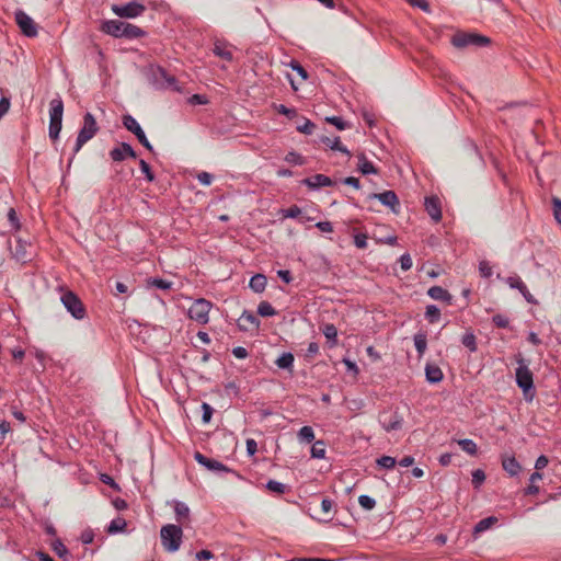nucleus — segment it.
Listing matches in <instances>:
<instances>
[{
    "mask_svg": "<svg viewBox=\"0 0 561 561\" xmlns=\"http://www.w3.org/2000/svg\"><path fill=\"white\" fill-rule=\"evenodd\" d=\"M183 531L180 526L168 524L160 530L161 543L168 552H175L182 543Z\"/></svg>",
    "mask_w": 561,
    "mask_h": 561,
    "instance_id": "obj_1",
    "label": "nucleus"
},
{
    "mask_svg": "<svg viewBox=\"0 0 561 561\" xmlns=\"http://www.w3.org/2000/svg\"><path fill=\"white\" fill-rule=\"evenodd\" d=\"M49 137L56 140L62 126L64 103L60 98L53 99L49 103Z\"/></svg>",
    "mask_w": 561,
    "mask_h": 561,
    "instance_id": "obj_2",
    "label": "nucleus"
},
{
    "mask_svg": "<svg viewBox=\"0 0 561 561\" xmlns=\"http://www.w3.org/2000/svg\"><path fill=\"white\" fill-rule=\"evenodd\" d=\"M99 131L98 123L94 118V116L91 113H85L83 116V126L79 130L76 147H75V153H78L82 146L91 140L96 133Z\"/></svg>",
    "mask_w": 561,
    "mask_h": 561,
    "instance_id": "obj_3",
    "label": "nucleus"
},
{
    "mask_svg": "<svg viewBox=\"0 0 561 561\" xmlns=\"http://www.w3.org/2000/svg\"><path fill=\"white\" fill-rule=\"evenodd\" d=\"M60 300L67 311L70 312L75 319L82 320L85 317V308L78 295L73 291L65 290L60 297Z\"/></svg>",
    "mask_w": 561,
    "mask_h": 561,
    "instance_id": "obj_4",
    "label": "nucleus"
},
{
    "mask_svg": "<svg viewBox=\"0 0 561 561\" xmlns=\"http://www.w3.org/2000/svg\"><path fill=\"white\" fill-rule=\"evenodd\" d=\"M211 309V302L199 298L196 299L193 305L188 308L187 314L190 319L196 321L199 324H206L209 320V311Z\"/></svg>",
    "mask_w": 561,
    "mask_h": 561,
    "instance_id": "obj_5",
    "label": "nucleus"
},
{
    "mask_svg": "<svg viewBox=\"0 0 561 561\" xmlns=\"http://www.w3.org/2000/svg\"><path fill=\"white\" fill-rule=\"evenodd\" d=\"M489 43V37L469 33H457L451 38V44L457 48H463L470 45L485 46Z\"/></svg>",
    "mask_w": 561,
    "mask_h": 561,
    "instance_id": "obj_6",
    "label": "nucleus"
},
{
    "mask_svg": "<svg viewBox=\"0 0 561 561\" xmlns=\"http://www.w3.org/2000/svg\"><path fill=\"white\" fill-rule=\"evenodd\" d=\"M123 124L127 130L131 131L137 137L144 147H146L148 150H152V146L147 139L142 128L131 115H125L123 117Z\"/></svg>",
    "mask_w": 561,
    "mask_h": 561,
    "instance_id": "obj_7",
    "label": "nucleus"
},
{
    "mask_svg": "<svg viewBox=\"0 0 561 561\" xmlns=\"http://www.w3.org/2000/svg\"><path fill=\"white\" fill-rule=\"evenodd\" d=\"M15 22L19 25L21 32L27 37H34L37 35V26L33 19L25 12L19 10L15 12Z\"/></svg>",
    "mask_w": 561,
    "mask_h": 561,
    "instance_id": "obj_8",
    "label": "nucleus"
},
{
    "mask_svg": "<svg viewBox=\"0 0 561 561\" xmlns=\"http://www.w3.org/2000/svg\"><path fill=\"white\" fill-rule=\"evenodd\" d=\"M112 11L121 18H136L145 11V7L137 2H129L124 5L113 4Z\"/></svg>",
    "mask_w": 561,
    "mask_h": 561,
    "instance_id": "obj_9",
    "label": "nucleus"
},
{
    "mask_svg": "<svg viewBox=\"0 0 561 561\" xmlns=\"http://www.w3.org/2000/svg\"><path fill=\"white\" fill-rule=\"evenodd\" d=\"M32 245L26 241L18 238L14 242V245L11 247L12 254L18 262L25 263L31 260L32 256Z\"/></svg>",
    "mask_w": 561,
    "mask_h": 561,
    "instance_id": "obj_10",
    "label": "nucleus"
},
{
    "mask_svg": "<svg viewBox=\"0 0 561 561\" xmlns=\"http://www.w3.org/2000/svg\"><path fill=\"white\" fill-rule=\"evenodd\" d=\"M516 382L524 392L529 391L534 386L533 373L522 363L516 369Z\"/></svg>",
    "mask_w": 561,
    "mask_h": 561,
    "instance_id": "obj_11",
    "label": "nucleus"
},
{
    "mask_svg": "<svg viewBox=\"0 0 561 561\" xmlns=\"http://www.w3.org/2000/svg\"><path fill=\"white\" fill-rule=\"evenodd\" d=\"M108 154L113 162H122L127 158H136V152L131 146L126 142H121L117 147L113 148Z\"/></svg>",
    "mask_w": 561,
    "mask_h": 561,
    "instance_id": "obj_12",
    "label": "nucleus"
},
{
    "mask_svg": "<svg viewBox=\"0 0 561 561\" xmlns=\"http://www.w3.org/2000/svg\"><path fill=\"white\" fill-rule=\"evenodd\" d=\"M237 324L241 331L252 332L259 330L260 321L252 312L244 311L238 319Z\"/></svg>",
    "mask_w": 561,
    "mask_h": 561,
    "instance_id": "obj_13",
    "label": "nucleus"
},
{
    "mask_svg": "<svg viewBox=\"0 0 561 561\" xmlns=\"http://www.w3.org/2000/svg\"><path fill=\"white\" fill-rule=\"evenodd\" d=\"M425 210L430 215V217L435 221L438 222L442 219V207H440V201L437 196H430L425 198Z\"/></svg>",
    "mask_w": 561,
    "mask_h": 561,
    "instance_id": "obj_14",
    "label": "nucleus"
},
{
    "mask_svg": "<svg viewBox=\"0 0 561 561\" xmlns=\"http://www.w3.org/2000/svg\"><path fill=\"white\" fill-rule=\"evenodd\" d=\"M371 198L378 199L382 205L391 208L393 213H398L399 199L393 191H386L382 193H374Z\"/></svg>",
    "mask_w": 561,
    "mask_h": 561,
    "instance_id": "obj_15",
    "label": "nucleus"
},
{
    "mask_svg": "<svg viewBox=\"0 0 561 561\" xmlns=\"http://www.w3.org/2000/svg\"><path fill=\"white\" fill-rule=\"evenodd\" d=\"M124 23L118 20H107L102 23L101 31L114 37H123Z\"/></svg>",
    "mask_w": 561,
    "mask_h": 561,
    "instance_id": "obj_16",
    "label": "nucleus"
},
{
    "mask_svg": "<svg viewBox=\"0 0 561 561\" xmlns=\"http://www.w3.org/2000/svg\"><path fill=\"white\" fill-rule=\"evenodd\" d=\"M194 458L199 465L204 466L205 468H207L210 471H227V472H229L228 469L220 461L210 459L198 451L195 453Z\"/></svg>",
    "mask_w": 561,
    "mask_h": 561,
    "instance_id": "obj_17",
    "label": "nucleus"
},
{
    "mask_svg": "<svg viewBox=\"0 0 561 561\" xmlns=\"http://www.w3.org/2000/svg\"><path fill=\"white\" fill-rule=\"evenodd\" d=\"M506 283L508 284V286L511 288H516L520 291V294L524 296V298L529 302V304H533V305H536L537 304V300L535 299V297L529 293V290L527 289L526 285L523 283V280L519 278V277H508L506 279Z\"/></svg>",
    "mask_w": 561,
    "mask_h": 561,
    "instance_id": "obj_18",
    "label": "nucleus"
},
{
    "mask_svg": "<svg viewBox=\"0 0 561 561\" xmlns=\"http://www.w3.org/2000/svg\"><path fill=\"white\" fill-rule=\"evenodd\" d=\"M157 75L160 79L164 81V88L176 91L179 93L183 92L182 87L179 84L176 78L174 76L169 75L163 68H159Z\"/></svg>",
    "mask_w": 561,
    "mask_h": 561,
    "instance_id": "obj_19",
    "label": "nucleus"
},
{
    "mask_svg": "<svg viewBox=\"0 0 561 561\" xmlns=\"http://www.w3.org/2000/svg\"><path fill=\"white\" fill-rule=\"evenodd\" d=\"M213 53L218 56L219 58L226 60V61H232L233 55L232 50L230 49V46L227 43L224 42H216L214 44Z\"/></svg>",
    "mask_w": 561,
    "mask_h": 561,
    "instance_id": "obj_20",
    "label": "nucleus"
},
{
    "mask_svg": "<svg viewBox=\"0 0 561 561\" xmlns=\"http://www.w3.org/2000/svg\"><path fill=\"white\" fill-rule=\"evenodd\" d=\"M427 295L435 300H442L447 302V305H451L453 296L440 286H433L428 289Z\"/></svg>",
    "mask_w": 561,
    "mask_h": 561,
    "instance_id": "obj_21",
    "label": "nucleus"
},
{
    "mask_svg": "<svg viewBox=\"0 0 561 561\" xmlns=\"http://www.w3.org/2000/svg\"><path fill=\"white\" fill-rule=\"evenodd\" d=\"M305 184L308 185L311 188H319L322 186H331L332 180L323 174H316L311 178L306 179Z\"/></svg>",
    "mask_w": 561,
    "mask_h": 561,
    "instance_id": "obj_22",
    "label": "nucleus"
},
{
    "mask_svg": "<svg viewBox=\"0 0 561 561\" xmlns=\"http://www.w3.org/2000/svg\"><path fill=\"white\" fill-rule=\"evenodd\" d=\"M425 376H426V380L431 383L440 382L444 378V374H443L442 369L438 366L432 365V364L426 365Z\"/></svg>",
    "mask_w": 561,
    "mask_h": 561,
    "instance_id": "obj_23",
    "label": "nucleus"
},
{
    "mask_svg": "<svg viewBox=\"0 0 561 561\" xmlns=\"http://www.w3.org/2000/svg\"><path fill=\"white\" fill-rule=\"evenodd\" d=\"M357 159H358L357 169L363 174H376L377 173V169L370 161L367 160L365 153H363V152L358 153Z\"/></svg>",
    "mask_w": 561,
    "mask_h": 561,
    "instance_id": "obj_24",
    "label": "nucleus"
},
{
    "mask_svg": "<svg viewBox=\"0 0 561 561\" xmlns=\"http://www.w3.org/2000/svg\"><path fill=\"white\" fill-rule=\"evenodd\" d=\"M266 284L267 279L265 275L255 274L254 276L251 277L249 286L254 293L260 294L265 290Z\"/></svg>",
    "mask_w": 561,
    "mask_h": 561,
    "instance_id": "obj_25",
    "label": "nucleus"
},
{
    "mask_svg": "<svg viewBox=\"0 0 561 561\" xmlns=\"http://www.w3.org/2000/svg\"><path fill=\"white\" fill-rule=\"evenodd\" d=\"M321 142L331 148L332 150H337L342 153H345L347 157H351V152L347 150L346 147L342 146L340 142V137H322Z\"/></svg>",
    "mask_w": 561,
    "mask_h": 561,
    "instance_id": "obj_26",
    "label": "nucleus"
},
{
    "mask_svg": "<svg viewBox=\"0 0 561 561\" xmlns=\"http://www.w3.org/2000/svg\"><path fill=\"white\" fill-rule=\"evenodd\" d=\"M502 466L511 476L517 474L520 470V466L514 456H504L502 459Z\"/></svg>",
    "mask_w": 561,
    "mask_h": 561,
    "instance_id": "obj_27",
    "label": "nucleus"
},
{
    "mask_svg": "<svg viewBox=\"0 0 561 561\" xmlns=\"http://www.w3.org/2000/svg\"><path fill=\"white\" fill-rule=\"evenodd\" d=\"M144 35L145 31H142L140 27L127 22L124 23L123 37L131 39L142 37Z\"/></svg>",
    "mask_w": 561,
    "mask_h": 561,
    "instance_id": "obj_28",
    "label": "nucleus"
},
{
    "mask_svg": "<svg viewBox=\"0 0 561 561\" xmlns=\"http://www.w3.org/2000/svg\"><path fill=\"white\" fill-rule=\"evenodd\" d=\"M294 355L289 352L283 353L275 362L278 368L293 370Z\"/></svg>",
    "mask_w": 561,
    "mask_h": 561,
    "instance_id": "obj_29",
    "label": "nucleus"
},
{
    "mask_svg": "<svg viewBox=\"0 0 561 561\" xmlns=\"http://www.w3.org/2000/svg\"><path fill=\"white\" fill-rule=\"evenodd\" d=\"M497 518L494 516H490L481 519L473 528V535L478 536L479 534L490 529L495 523Z\"/></svg>",
    "mask_w": 561,
    "mask_h": 561,
    "instance_id": "obj_30",
    "label": "nucleus"
},
{
    "mask_svg": "<svg viewBox=\"0 0 561 561\" xmlns=\"http://www.w3.org/2000/svg\"><path fill=\"white\" fill-rule=\"evenodd\" d=\"M414 345L417 351L419 357L421 358L427 347V336L423 332H419L414 335Z\"/></svg>",
    "mask_w": 561,
    "mask_h": 561,
    "instance_id": "obj_31",
    "label": "nucleus"
},
{
    "mask_svg": "<svg viewBox=\"0 0 561 561\" xmlns=\"http://www.w3.org/2000/svg\"><path fill=\"white\" fill-rule=\"evenodd\" d=\"M174 512L176 515V520L179 523H183L188 518L190 515V508L188 506L183 502H174Z\"/></svg>",
    "mask_w": 561,
    "mask_h": 561,
    "instance_id": "obj_32",
    "label": "nucleus"
},
{
    "mask_svg": "<svg viewBox=\"0 0 561 561\" xmlns=\"http://www.w3.org/2000/svg\"><path fill=\"white\" fill-rule=\"evenodd\" d=\"M322 333L328 341L331 342L330 346L333 347L337 344V330L334 324L328 323L323 327Z\"/></svg>",
    "mask_w": 561,
    "mask_h": 561,
    "instance_id": "obj_33",
    "label": "nucleus"
},
{
    "mask_svg": "<svg viewBox=\"0 0 561 561\" xmlns=\"http://www.w3.org/2000/svg\"><path fill=\"white\" fill-rule=\"evenodd\" d=\"M126 526H127V523L124 518L116 517L110 523L106 530L108 534H117V533L124 531Z\"/></svg>",
    "mask_w": 561,
    "mask_h": 561,
    "instance_id": "obj_34",
    "label": "nucleus"
},
{
    "mask_svg": "<svg viewBox=\"0 0 561 561\" xmlns=\"http://www.w3.org/2000/svg\"><path fill=\"white\" fill-rule=\"evenodd\" d=\"M458 445L461 447V449L463 451H466L467 454H469L471 456H474L478 451L477 444L472 439H468V438L459 439Z\"/></svg>",
    "mask_w": 561,
    "mask_h": 561,
    "instance_id": "obj_35",
    "label": "nucleus"
},
{
    "mask_svg": "<svg viewBox=\"0 0 561 561\" xmlns=\"http://www.w3.org/2000/svg\"><path fill=\"white\" fill-rule=\"evenodd\" d=\"M402 426V419L396 413L389 422H383L382 427L386 432L398 431Z\"/></svg>",
    "mask_w": 561,
    "mask_h": 561,
    "instance_id": "obj_36",
    "label": "nucleus"
},
{
    "mask_svg": "<svg viewBox=\"0 0 561 561\" xmlns=\"http://www.w3.org/2000/svg\"><path fill=\"white\" fill-rule=\"evenodd\" d=\"M300 442L311 443L314 439V432L311 426H302L298 432Z\"/></svg>",
    "mask_w": 561,
    "mask_h": 561,
    "instance_id": "obj_37",
    "label": "nucleus"
},
{
    "mask_svg": "<svg viewBox=\"0 0 561 561\" xmlns=\"http://www.w3.org/2000/svg\"><path fill=\"white\" fill-rule=\"evenodd\" d=\"M257 313L261 317H273L276 314V310L267 301H261L257 306Z\"/></svg>",
    "mask_w": 561,
    "mask_h": 561,
    "instance_id": "obj_38",
    "label": "nucleus"
},
{
    "mask_svg": "<svg viewBox=\"0 0 561 561\" xmlns=\"http://www.w3.org/2000/svg\"><path fill=\"white\" fill-rule=\"evenodd\" d=\"M425 317L431 323H435L440 318V311L436 306L430 305L426 307Z\"/></svg>",
    "mask_w": 561,
    "mask_h": 561,
    "instance_id": "obj_39",
    "label": "nucleus"
},
{
    "mask_svg": "<svg viewBox=\"0 0 561 561\" xmlns=\"http://www.w3.org/2000/svg\"><path fill=\"white\" fill-rule=\"evenodd\" d=\"M461 342L470 352L473 353V352L477 351L476 336H474V334L472 332H467L462 336Z\"/></svg>",
    "mask_w": 561,
    "mask_h": 561,
    "instance_id": "obj_40",
    "label": "nucleus"
},
{
    "mask_svg": "<svg viewBox=\"0 0 561 561\" xmlns=\"http://www.w3.org/2000/svg\"><path fill=\"white\" fill-rule=\"evenodd\" d=\"M311 456L313 458H323L325 456L324 444L321 440L316 442L311 447Z\"/></svg>",
    "mask_w": 561,
    "mask_h": 561,
    "instance_id": "obj_41",
    "label": "nucleus"
},
{
    "mask_svg": "<svg viewBox=\"0 0 561 561\" xmlns=\"http://www.w3.org/2000/svg\"><path fill=\"white\" fill-rule=\"evenodd\" d=\"M51 548L59 558H66V556L68 554L67 547L59 539H56L51 543Z\"/></svg>",
    "mask_w": 561,
    "mask_h": 561,
    "instance_id": "obj_42",
    "label": "nucleus"
},
{
    "mask_svg": "<svg viewBox=\"0 0 561 561\" xmlns=\"http://www.w3.org/2000/svg\"><path fill=\"white\" fill-rule=\"evenodd\" d=\"M148 284L163 290L170 289L172 287L171 282L161 278H150L148 279Z\"/></svg>",
    "mask_w": 561,
    "mask_h": 561,
    "instance_id": "obj_43",
    "label": "nucleus"
},
{
    "mask_svg": "<svg viewBox=\"0 0 561 561\" xmlns=\"http://www.w3.org/2000/svg\"><path fill=\"white\" fill-rule=\"evenodd\" d=\"M358 503L363 508L369 511L374 508L376 501L373 497L368 496L367 494H362L358 497Z\"/></svg>",
    "mask_w": 561,
    "mask_h": 561,
    "instance_id": "obj_44",
    "label": "nucleus"
},
{
    "mask_svg": "<svg viewBox=\"0 0 561 561\" xmlns=\"http://www.w3.org/2000/svg\"><path fill=\"white\" fill-rule=\"evenodd\" d=\"M484 480L485 473L483 470L477 469L472 472V485L474 489H478Z\"/></svg>",
    "mask_w": 561,
    "mask_h": 561,
    "instance_id": "obj_45",
    "label": "nucleus"
},
{
    "mask_svg": "<svg viewBox=\"0 0 561 561\" xmlns=\"http://www.w3.org/2000/svg\"><path fill=\"white\" fill-rule=\"evenodd\" d=\"M368 236L366 233H355L354 234V244L358 249L367 248Z\"/></svg>",
    "mask_w": 561,
    "mask_h": 561,
    "instance_id": "obj_46",
    "label": "nucleus"
},
{
    "mask_svg": "<svg viewBox=\"0 0 561 561\" xmlns=\"http://www.w3.org/2000/svg\"><path fill=\"white\" fill-rule=\"evenodd\" d=\"M378 465L386 469H391L396 465V459L390 456H382L377 460Z\"/></svg>",
    "mask_w": 561,
    "mask_h": 561,
    "instance_id": "obj_47",
    "label": "nucleus"
},
{
    "mask_svg": "<svg viewBox=\"0 0 561 561\" xmlns=\"http://www.w3.org/2000/svg\"><path fill=\"white\" fill-rule=\"evenodd\" d=\"M333 507V502L329 499H323L321 501V511H322V517L327 518L330 516Z\"/></svg>",
    "mask_w": 561,
    "mask_h": 561,
    "instance_id": "obj_48",
    "label": "nucleus"
},
{
    "mask_svg": "<svg viewBox=\"0 0 561 561\" xmlns=\"http://www.w3.org/2000/svg\"><path fill=\"white\" fill-rule=\"evenodd\" d=\"M275 108L279 114H283V115L287 116L288 118H294L297 116V112L295 108H289L283 104L275 106Z\"/></svg>",
    "mask_w": 561,
    "mask_h": 561,
    "instance_id": "obj_49",
    "label": "nucleus"
},
{
    "mask_svg": "<svg viewBox=\"0 0 561 561\" xmlns=\"http://www.w3.org/2000/svg\"><path fill=\"white\" fill-rule=\"evenodd\" d=\"M314 128H316V125L311 121L306 119L304 125H300V126L297 127V130L299 133H302V134H306V135H310V134L313 133Z\"/></svg>",
    "mask_w": 561,
    "mask_h": 561,
    "instance_id": "obj_50",
    "label": "nucleus"
},
{
    "mask_svg": "<svg viewBox=\"0 0 561 561\" xmlns=\"http://www.w3.org/2000/svg\"><path fill=\"white\" fill-rule=\"evenodd\" d=\"M139 165H140V170L145 174L146 179L149 182H152L154 180V175L150 169V165L145 160H140Z\"/></svg>",
    "mask_w": 561,
    "mask_h": 561,
    "instance_id": "obj_51",
    "label": "nucleus"
},
{
    "mask_svg": "<svg viewBox=\"0 0 561 561\" xmlns=\"http://www.w3.org/2000/svg\"><path fill=\"white\" fill-rule=\"evenodd\" d=\"M10 431V423L4 420H0V446L4 443L5 436Z\"/></svg>",
    "mask_w": 561,
    "mask_h": 561,
    "instance_id": "obj_52",
    "label": "nucleus"
},
{
    "mask_svg": "<svg viewBox=\"0 0 561 561\" xmlns=\"http://www.w3.org/2000/svg\"><path fill=\"white\" fill-rule=\"evenodd\" d=\"M325 121L334 125L337 129L343 130L346 128V123L339 116L327 117Z\"/></svg>",
    "mask_w": 561,
    "mask_h": 561,
    "instance_id": "obj_53",
    "label": "nucleus"
},
{
    "mask_svg": "<svg viewBox=\"0 0 561 561\" xmlns=\"http://www.w3.org/2000/svg\"><path fill=\"white\" fill-rule=\"evenodd\" d=\"M479 272L483 277H490L492 275V267L489 262L481 261L479 263Z\"/></svg>",
    "mask_w": 561,
    "mask_h": 561,
    "instance_id": "obj_54",
    "label": "nucleus"
},
{
    "mask_svg": "<svg viewBox=\"0 0 561 561\" xmlns=\"http://www.w3.org/2000/svg\"><path fill=\"white\" fill-rule=\"evenodd\" d=\"M209 101L207 99L206 95H203V94H193L190 99H188V103L192 104V105H197V104H207Z\"/></svg>",
    "mask_w": 561,
    "mask_h": 561,
    "instance_id": "obj_55",
    "label": "nucleus"
},
{
    "mask_svg": "<svg viewBox=\"0 0 561 561\" xmlns=\"http://www.w3.org/2000/svg\"><path fill=\"white\" fill-rule=\"evenodd\" d=\"M290 67L293 70H295L300 77L302 80H307L308 79V72L306 71V69L297 61H291L290 62Z\"/></svg>",
    "mask_w": 561,
    "mask_h": 561,
    "instance_id": "obj_56",
    "label": "nucleus"
},
{
    "mask_svg": "<svg viewBox=\"0 0 561 561\" xmlns=\"http://www.w3.org/2000/svg\"><path fill=\"white\" fill-rule=\"evenodd\" d=\"M300 214H301V209L298 206H296V205H294V206H291L288 209L283 211V215L286 218H297V217L300 216Z\"/></svg>",
    "mask_w": 561,
    "mask_h": 561,
    "instance_id": "obj_57",
    "label": "nucleus"
},
{
    "mask_svg": "<svg viewBox=\"0 0 561 561\" xmlns=\"http://www.w3.org/2000/svg\"><path fill=\"white\" fill-rule=\"evenodd\" d=\"M202 409H203V416H202L203 422L208 423L213 415V409L208 403H205V402L202 404Z\"/></svg>",
    "mask_w": 561,
    "mask_h": 561,
    "instance_id": "obj_58",
    "label": "nucleus"
},
{
    "mask_svg": "<svg viewBox=\"0 0 561 561\" xmlns=\"http://www.w3.org/2000/svg\"><path fill=\"white\" fill-rule=\"evenodd\" d=\"M197 180L203 184V185H210L213 180H214V176L208 173V172H201L197 174Z\"/></svg>",
    "mask_w": 561,
    "mask_h": 561,
    "instance_id": "obj_59",
    "label": "nucleus"
},
{
    "mask_svg": "<svg viewBox=\"0 0 561 561\" xmlns=\"http://www.w3.org/2000/svg\"><path fill=\"white\" fill-rule=\"evenodd\" d=\"M553 214L557 221L561 225V201L553 198Z\"/></svg>",
    "mask_w": 561,
    "mask_h": 561,
    "instance_id": "obj_60",
    "label": "nucleus"
},
{
    "mask_svg": "<svg viewBox=\"0 0 561 561\" xmlns=\"http://www.w3.org/2000/svg\"><path fill=\"white\" fill-rule=\"evenodd\" d=\"M493 322L497 328H506L508 325V319L502 314L494 316Z\"/></svg>",
    "mask_w": 561,
    "mask_h": 561,
    "instance_id": "obj_61",
    "label": "nucleus"
},
{
    "mask_svg": "<svg viewBox=\"0 0 561 561\" xmlns=\"http://www.w3.org/2000/svg\"><path fill=\"white\" fill-rule=\"evenodd\" d=\"M400 264H401V268L403 271H408L412 267V259L409 254H403L401 257H400Z\"/></svg>",
    "mask_w": 561,
    "mask_h": 561,
    "instance_id": "obj_62",
    "label": "nucleus"
},
{
    "mask_svg": "<svg viewBox=\"0 0 561 561\" xmlns=\"http://www.w3.org/2000/svg\"><path fill=\"white\" fill-rule=\"evenodd\" d=\"M548 463H549V459L545 455H541L537 458V460L535 462V469L537 471L542 470L543 468L547 467Z\"/></svg>",
    "mask_w": 561,
    "mask_h": 561,
    "instance_id": "obj_63",
    "label": "nucleus"
},
{
    "mask_svg": "<svg viewBox=\"0 0 561 561\" xmlns=\"http://www.w3.org/2000/svg\"><path fill=\"white\" fill-rule=\"evenodd\" d=\"M285 160L289 163H295V164H301L302 163V158L300 154L296 153V152H289L286 157H285Z\"/></svg>",
    "mask_w": 561,
    "mask_h": 561,
    "instance_id": "obj_64",
    "label": "nucleus"
}]
</instances>
